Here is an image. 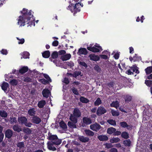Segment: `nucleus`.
Segmentation results:
<instances>
[{"label": "nucleus", "mask_w": 152, "mask_h": 152, "mask_svg": "<svg viewBox=\"0 0 152 152\" xmlns=\"http://www.w3.org/2000/svg\"><path fill=\"white\" fill-rule=\"evenodd\" d=\"M20 12L22 15L19 17L17 24L20 25V26L22 27L24 26L26 23L28 27L29 26H31L33 23L34 26L35 23L34 21L35 20V19L33 17L31 10L28 11V9L24 8Z\"/></svg>", "instance_id": "1"}, {"label": "nucleus", "mask_w": 152, "mask_h": 152, "mask_svg": "<svg viewBox=\"0 0 152 152\" xmlns=\"http://www.w3.org/2000/svg\"><path fill=\"white\" fill-rule=\"evenodd\" d=\"M70 4L69 5V6L68 7L67 9H70L71 11L73 13V14L74 15L77 12H79L80 11V5H81L80 3L78 2L75 4V5L73 6L72 9V8L71 7L73 5L72 4H71L72 6H70Z\"/></svg>", "instance_id": "2"}, {"label": "nucleus", "mask_w": 152, "mask_h": 152, "mask_svg": "<svg viewBox=\"0 0 152 152\" xmlns=\"http://www.w3.org/2000/svg\"><path fill=\"white\" fill-rule=\"evenodd\" d=\"M61 143V141L58 140L56 142L48 141L47 142V146L49 149L53 151L56 150L55 147H52L53 145H59Z\"/></svg>", "instance_id": "3"}, {"label": "nucleus", "mask_w": 152, "mask_h": 152, "mask_svg": "<svg viewBox=\"0 0 152 152\" xmlns=\"http://www.w3.org/2000/svg\"><path fill=\"white\" fill-rule=\"evenodd\" d=\"M107 112V110L103 106H100L97 110L96 114L97 116H100Z\"/></svg>", "instance_id": "4"}, {"label": "nucleus", "mask_w": 152, "mask_h": 152, "mask_svg": "<svg viewBox=\"0 0 152 152\" xmlns=\"http://www.w3.org/2000/svg\"><path fill=\"white\" fill-rule=\"evenodd\" d=\"M48 136L47 139L52 142H56L58 140L61 141V140L58 139V137L56 135L52 134L50 132L48 133Z\"/></svg>", "instance_id": "5"}, {"label": "nucleus", "mask_w": 152, "mask_h": 152, "mask_svg": "<svg viewBox=\"0 0 152 152\" xmlns=\"http://www.w3.org/2000/svg\"><path fill=\"white\" fill-rule=\"evenodd\" d=\"M101 126L96 123L90 126V129L96 132L99 131L101 129Z\"/></svg>", "instance_id": "6"}, {"label": "nucleus", "mask_w": 152, "mask_h": 152, "mask_svg": "<svg viewBox=\"0 0 152 152\" xmlns=\"http://www.w3.org/2000/svg\"><path fill=\"white\" fill-rule=\"evenodd\" d=\"M5 138L8 139H11L13 135V131L10 129L7 130L4 133Z\"/></svg>", "instance_id": "7"}, {"label": "nucleus", "mask_w": 152, "mask_h": 152, "mask_svg": "<svg viewBox=\"0 0 152 152\" xmlns=\"http://www.w3.org/2000/svg\"><path fill=\"white\" fill-rule=\"evenodd\" d=\"M41 121L42 120L37 115L34 116L32 117L31 121L33 123L39 124L41 122Z\"/></svg>", "instance_id": "8"}, {"label": "nucleus", "mask_w": 152, "mask_h": 152, "mask_svg": "<svg viewBox=\"0 0 152 152\" xmlns=\"http://www.w3.org/2000/svg\"><path fill=\"white\" fill-rule=\"evenodd\" d=\"M18 121L19 124L23 125H24L26 122H27L28 120L25 116H19L18 118Z\"/></svg>", "instance_id": "9"}, {"label": "nucleus", "mask_w": 152, "mask_h": 152, "mask_svg": "<svg viewBox=\"0 0 152 152\" xmlns=\"http://www.w3.org/2000/svg\"><path fill=\"white\" fill-rule=\"evenodd\" d=\"M83 122L84 125H88L92 123V120L90 118L84 117L83 118Z\"/></svg>", "instance_id": "10"}, {"label": "nucleus", "mask_w": 152, "mask_h": 152, "mask_svg": "<svg viewBox=\"0 0 152 152\" xmlns=\"http://www.w3.org/2000/svg\"><path fill=\"white\" fill-rule=\"evenodd\" d=\"M88 53V51L85 48H80L79 49L77 54L80 56L81 55H87Z\"/></svg>", "instance_id": "11"}, {"label": "nucleus", "mask_w": 152, "mask_h": 152, "mask_svg": "<svg viewBox=\"0 0 152 152\" xmlns=\"http://www.w3.org/2000/svg\"><path fill=\"white\" fill-rule=\"evenodd\" d=\"M12 128L14 131L17 132H20L22 131L21 126L18 124L13 126Z\"/></svg>", "instance_id": "12"}, {"label": "nucleus", "mask_w": 152, "mask_h": 152, "mask_svg": "<svg viewBox=\"0 0 152 152\" xmlns=\"http://www.w3.org/2000/svg\"><path fill=\"white\" fill-rule=\"evenodd\" d=\"M1 86L2 90H3L4 92H6L7 88L9 87V84L8 83L4 82L1 84Z\"/></svg>", "instance_id": "13"}, {"label": "nucleus", "mask_w": 152, "mask_h": 152, "mask_svg": "<svg viewBox=\"0 0 152 152\" xmlns=\"http://www.w3.org/2000/svg\"><path fill=\"white\" fill-rule=\"evenodd\" d=\"M87 49L91 51V52L96 53V52H99L100 50H101L94 47V46L91 47V46H89L87 47Z\"/></svg>", "instance_id": "14"}, {"label": "nucleus", "mask_w": 152, "mask_h": 152, "mask_svg": "<svg viewBox=\"0 0 152 152\" xmlns=\"http://www.w3.org/2000/svg\"><path fill=\"white\" fill-rule=\"evenodd\" d=\"M50 93V91L47 88H45L44 89L42 92V94L43 97L46 98L48 97L49 94Z\"/></svg>", "instance_id": "15"}, {"label": "nucleus", "mask_w": 152, "mask_h": 152, "mask_svg": "<svg viewBox=\"0 0 152 152\" xmlns=\"http://www.w3.org/2000/svg\"><path fill=\"white\" fill-rule=\"evenodd\" d=\"M89 56L91 60L95 61H99L100 59V58L98 56L94 54H90Z\"/></svg>", "instance_id": "16"}, {"label": "nucleus", "mask_w": 152, "mask_h": 152, "mask_svg": "<svg viewBox=\"0 0 152 152\" xmlns=\"http://www.w3.org/2000/svg\"><path fill=\"white\" fill-rule=\"evenodd\" d=\"M97 138L100 141H107L108 139V137L105 135H99Z\"/></svg>", "instance_id": "17"}, {"label": "nucleus", "mask_w": 152, "mask_h": 152, "mask_svg": "<svg viewBox=\"0 0 152 152\" xmlns=\"http://www.w3.org/2000/svg\"><path fill=\"white\" fill-rule=\"evenodd\" d=\"M78 139L80 141L83 142H88L89 140V138L88 137H84L83 136L79 137Z\"/></svg>", "instance_id": "18"}, {"label": "nucleus", "mask_w": 152, "mask_h": 152, "mask_svg": "<svg viewBox=\"0 0 152 152\" xmlns=\"http://www.w3.org/2000/svg\"><path fill=\"white\" fill-rule=\"evenodd\" d=\"M46 104V102L44 100H41L39 101L38 103L37 106L40 108H43Z\"/></svg>", "instance_id": "19"}, {"label": "nucleus", "mask_w": 152, "mask_h": 152, "mask_svg": "<svg viewBox=\"0 0 152 152\" xmlns=\"http://www.w3.org/2000/svg\"><path fill=\"white\" fill-rule=\"evenodd\" d=\"M71 55L70 54H66L61 57L60 59L63 61H66L69 60L71 57Z\"/></svg>", "instance_id": "20"}, {"label": "nucleus", "mask_w": 152, "mask_h": 152, "mask_svg": "<svg viewBox=\"0 0 152 152\" xmlns=\"http://www.w3.org/2000/svg\"><path fill=\"white\" fill-rule=\"evenodd\" d=\"M74 115L77 118H79L81 116V113L79 110L77 108H75L74 110Z\"/></svg>", "instance_id": "21"}, {"label": "nucleus", "mask_w": 152, "mask_h": 152, "mask_svg": "<svg viewBox=\"0 0 152 152\" xmlns=\"http://www.w3.org/2000/svg\"><path fill=\"white\" fill-rule=\"evenodd\" d=\"M84 132L86 135L89 137H93L94 135V133L89 129H85Z\"/></svg>", "instance_id": "22"}, {"label": "nucleus", "mask_w": 152, "mask_h": 152, "mask_svg": "<svg viewBox=\"0 0 152 152\" xmlns=\"http://www.w3.org/2000/svg\"><path fill=\"white\" fill-rule=\"evenodd\" d=\"M116 130V129L114 128L113 127H109L107 130V133L110 134H114Z\"/></svg>", "instance_id": "23"}, {"label": "nucleus", "mask_w": 152, "mask_h": 152, "mask_svg": "<svg viewBox=\"0 0 152 152\" xmlns=\"http://www.w3.org/2000/svg\"><path fill=\"white\" fill-rule=\"evenodd\" d=\"M42 57L45 58H48L50 56V52L49 50H46L42 53Z\"/></svg>", "instance_id": "24"}, {"label": "nucleus", "mask_w": 152, "mask_h": 152, "mask_svg": "<svg viewBox=\"0 0 152 152\" xmlns=\"http://www.w3.org/2000/svg\"><path fill=\"white\" fill-rule=\"evenodd\" d=\"M28 70V68L27 66H23L19 71L20 73L23 74L26 72Z\"/></svg>", "instance_id": "25"}, {"label": "nucleus", "mask_w": 152, "mask_h": 152, "mask_svg": "<svg viewBox=\"0 0 152 152\" xmlns=\"http://www.w3.org/2000/svg\"><path fill=\"white\" fill-rule=\"evenodd\" d=\"M35 113L36 111L35 110L34 108L30 109L28 111V114L31 116H34L35 115Z\"/></svg>", "instance_id": "26"}, {"label": "nucleus", "mask_w": 152, "mask_h": 152, "mask_svg": "<svg viewBox=\"0 0 152 152\" xmlns=\"http://www.w3.org/2000/svg\"><path fill=\"white\" fill-rule=\"evenodd\" d=\"M145 73L147 75H149L152 72V66H150L147 67L145 69Z\"/></svg>", "instance_id": "27"}, {"label": "nucleus", "mask_w": 152, "mask_h": 152, "mask_svg": "<svg viewBox=\"0 0 152 152\" xmlns=\"http://www.w3.org/2000/svg\"><path fill=\"white\" fill-rule=\"evenodd\" d=\"M120 141V139L118 137H113L110 140V141L111 143H117L118 142Z\"/></svg>", "instance_id": "28"}, {"label": "nucleus", "mask_w": 152, "mask_h": 152, "mask_svg": "<svg viewBox=\"0 0 152 152\" xmlns=\"http://www.w3.org/2000/svg\"><path fill=\"white\" fill-rule=\"evenodd\" d=\"M102 103V100L100 98L98 97L94 102V105L95 106H98Z\"/></svg>", "instance_id": "29"}, {"label": "nucleus", "mask_w": 152, "mask_h": 152, "mask_svg": "<svg viewBox=\"0 0 152 152\" xmlns=\"http://www.w3.org/2000/svg\"><path fill=\"white\" fill-rule=\"evenodd\" d=\"M80 100L81 102L85 103H87L89 101V100L88 99L83 96H81Z\"/></svg>", "instance_id": "30"}, {"label": "nucleus", "mask_w": 152, "mask_h": 152, "mask_svg": "<svg viewBox=\"0 0 152 152\" xmlns=\"http://www.w3.org/2000/svg\"><path fill=\"white\" fill-rule=\"evenodd\" d=\"M132 99V96L129 95H126L124 97V99L126 102L129 103L131 101Z\"/></svg>", "instance_id": "31"}, {"label": "nucleus", "mask_w": 152, "mask_h": 152, "mask_svg": "<svg viewBox=\"0 0 152 152\" xmlns=\"http://www.w3.org/2000/svg\"><path fill=\"white\" fill-rule=\"evenodd\" d=\"M8 115L7 113L4 110H0V116L3 118H6Z\"/></svg>", "instance_id": "32"}, {"label": "nucleus", "mask_w": 152, "mask_h": 152, "mask_svg": "<svg viewBox=\"0 0 152 152\" xmlns=\"http://www.w3.org/2000/svg\"><path fill=\"white\" fill-rule=\"evenodd\" d=\"M29 54L27 52H24L21 54V59L22 58H27L29 56Z\"/></svg>", "instance_id": "33"}, {"label": "nucleus", "mask_w": 152, "mask_h": 152, "mask_svg": "<svg viewBox=\"0 0 152 152\" xmlns=\"http://www.w3.org/2000/svg\"><path fill=\"white\" fill-rule=\"evenodd\" d=\"M60 126L63 129H66L67 128V126L65 122L63 121H61L59 123Z\"/></svg>", "instance_id": "34"}, {"label": "nucleus", "mask_w": 152, "mask_h": 152, "mask_svg": "<svg viewBox=\"0 0 152 152\" xmlns=\"http://www.w3.org/2000/svg\"><path fill=\"white\" fill-rule=\"evenodd\" d=\"M120 126L123 128H125L126 127H127L128 129H129L128 128V127L129 126L127 124V123L126 122H121L120 123Z\"/></svg>", "instance_id": "35"}, {"label": "nucleus", "mask_w": 152, "mask_h": 152, "mask_svg": "<svg viewBox=\"0 0 152 152\" xmlns=\"http://www.w3.org/2000/svg\"><path fill=\"white\" fill-rule=\"evenodd\" d=\"M70 120L72 121L76 124L77 122V118L74 115H71L70 118Z\"/></svg>", "instance_id": "36"}, {"label": "nucleus", "mask_w": 152, "mask_h": 152, "mask_svg": "<svg viewBox=\"0 0 152 152\" xmlns=\"http://www.w3.org/2000/svg\"><path fill=\"white\" fill-rule=\"evenodd\" d=\"M68 126L71 128H76V126L75 125V124L74 122H71V121H69L68 123Z\"/></svg>", "instance_id": "37"}, {"label": "nucleus", "mask_w": 152, "mask_h": 152, "mask_svg": "<svg viewBox=\"0 0 152 152\" xmlns=\"http://www.w3.org/2000/svg\"><path fill=\"white\" fill-rule=\"evenodd\" d=\"M121 137L124 139H127L129 137V135L128 133L126 132H122L121 134Z\"/></svg>", "instance_id": "38"}, {"label": "nucleus", "mask_w": 152, "mask_h": 152, "mask_svg": "<svg viewBox=\"0 0 152 152\" xmlns=\"http://www.w3.org/2000/svg\"><path fill=\"white\" fill-rule=\"evenodd\" d=\"M107 122L110 124L115 126L116 125V122L115 120L113 119H109L107 121Z\"/></svg>", "instance_id": "39"}, {"label": "nucleus", "mask_w": 152, "mask_h": 152, "mask_svg": "<svg viewBox=\"0 0 152 152\" xmlns=\"http://www.w3.org/2000/svg\"><path fill=\"white\" fill-rule=\"evenodd\" d=\"M17 146L20 149L24 147V142H19L17 143Z\"/></svg>", "instance_id": "40"}, {"label": "nucleus", "mask_w": 152, "mask_h": 152, "mask_svg": "<svg viewBox=\"0 0 152 152\" xmlns=\"http://www.w3.org/2000/svg\"><path fill=\"white\" fill-rule=\"evenodd\" d=\"M58 53L56 51H54L53 52L51 55V56L53 59H55L57 58L58 57Z\"/></svg>", "instance_id": "41"}, {"label": "nucleus", "mask_w": 152, "mask_h": 152, "mask_svg": "<svg viewBox=\"0 0 152 152\" xmlns=\"http://www.w3.org/2000/svg\"><path fill=\"white\" fill-rule=\"evenodd\" d=\"M10 83L12 85L16 86L18 84V82L16 80L13 79L10 81Z\"/></svg>", "instance_id": "42"}, {"label": "nucleus", "mask_w": 152, "mask_h": 152, "mask_svg": "<svg viewBox=\"0 0 152 152\" xmlns=\"http://www.w3.org/2000/svg\"><path fill=\"white\" fill-rule=\"evenodd\" d=\"M111 113L112 115L114 116H118L119 115V112L116 111L112 110L111 111Z\"/></svg>", "instance_id": "43"}, {"label": "nucleus", "mask_w": 152, "mask_h": 152, "mask_svg": "<svg viewBox=\"0 0 152 152\" xmlns=\"http://www.w3.org/2000/svg\"><path fill=\"white\" fill-rule=\"evenodd\" d=\"M145 83L148 86H152V80H145Z\"/></svg>", "instance_id": "44"}, {"label": "nucleus", "mask_w": 152, "mask_h": 152, "mask_svg": "<svg viewBox=\"0 0 152 152\" xmlns=\"http://www.w3.org/2000/svg\"><path fill=\"white\" fill-rule=\"evenodd\" d=\"M124 143L125 146H130L131 144V141L129 140H126L124 141Z\"/></svg>", "instance_id": "45"}, {"label": "nucleus", "mask_w": 152, "mask_h": 152, "mask_svg": "<svg viewBox=\"0 0 152 152\" xmlns=\"http://www.w3.org/2000/svg\"><path fill=\"white\" fill-rule=\"evenodd\" d=\"M111 107H115L116 108L119 106V104L117 101L113 102L111 104Z\"/></svg>", "instance_id": "46"}, {"label": "nucleus", "mask_w": 152, "mask_h": 152, "mask_svg": "<svg viewBox=\"0 0 152 152\" xmlns=\"http://www.w3.org/2000/svg\"><path fill=\"white\" fill-rule=\"evenodd\" d=\"M10 123L11 124H13L14 123H16L17 122V118H10Z\"/></svg>", "instance_id": "47"}, {"label": "nucleus", "mask_w": 152, "mask_h": 152, "mask_svg": "<svg viewBox=\"0 0 152 152\" xmlns=\"http://www.w3.org/2000/svg\"><path fill=\"white\" fill-rule=\"evenodd\" d=\"M71 90L75 94L77 95H78L79 94V93L77 89L75 87H73L71 89Z\"/></svg>", "instance_id": "48"}, {"label": "nucleus", "mask_w": 152, "mask_h": 152, "mask_svg": "<svg viewBox=\"0 0 152 152\" xmlns=\"http://www.w3.org/2000/svg\"><path fill=\"white\" fill-rule=\"evenodd\" d=\"M81 72L79 71H75L73 73V77H75V78H76L77 76H78L79 75H81Z\"/></svg>", "instance_id": "49"}, {"label": "nucleus", "mask_w": 152, "mask_h": 152, "mask_svg": "<svg viewBox=\"0 0 152 152\" xmlns=\"http://www.w3.org/2000/svg\"><path fill=\"white\" fill-rule=\"evenodd\" d=\"M17 39L19 41L18 42V44H23L25 42L24 39L23 38H22L20 39L18 37H16Z\"/></svg>", "instance_id": "50"}, {"label": "nucleus", "mask_w": 152, "mask_h": 152, "mask_svg": "<svg viewBox=\"0 0 152 152\" xmlns=\"http://www.w3.org/2000/svg\"><path fill=\"white\" fill-rule=\"evenodd\" d=\"M94 68V69L97 72H101V69L98 65H95Z\"/></svg>", "instance_id": "51"}, {"label": "nucleus", "mask_w": 152, "mask_h": 152, "mask_svg": "<svg viewBox=\"0 0 152 152\" xmlns=\"http://www.w3.org/2000/svg\"><path fill=\"white\" fill-rule=\"evenodd\" d=\"M133 72H135L137 74H139L140 72L137 69V67L136 66H133L132 68Z\"/></svg>", "instance_id": "52"}, {"label": "nucleus", "mask_w": 152, "mask_h": 152, "mask_svg": "<svg viewBox=\"0 0 152 152\" xmlns=\"http://www.w3.org/2000/svg\"><path fill=\"white\" fill-rule=\"evenodd\" d=\"M41 81L42 83L44 85H46L47 84H48L49 83V81L48 80H46L45 79H41L40 80Z\"/></svg>", "instance_id": "53"}, {"label": "nucleus", "mask_w": 152, "mask_h": 152, "mask_svg": "<svg viewBox=\"0 0 152 152\" xmlns=\"http://www.w3.org/2000/svg\"><path fill=\"white\" fill-rule=\"evenodd\" d=\"M78 63L80 65L84 66L85 68H87L88 66L87 64L84 61H80Z\"/></svg>", "instance_id": "54"}, {"label": "nucleus", "mask_w": 152, "mask_h": 152, "mask_svg": "<svg viewBox=\"0 0 152 152\" xmlns=\"http://www.w3.org/2000/svg\"><path fill=\"white\" fill-rule=\"evenodd\" d=\"M43 76L47 80H48L50 82H51V79L50 78V77H49L48 75L47 74H43Z\"/></svg>", "instance_id": "55"}, {"label": "nucleus", "mask_w": 152, "mask_h": 152, "mask_svg": "<svg viewBox=\"0 0 152 152\" xmlns=\"http://www.w3.org/2000/svg\"><path fill=\"white\" fill-rule=\"evenodd\" d=\"M105 145V148L107 149H109L113 147V145L111 143H106Z\"/></svg>", "instance_id": "56"}, {"label": "nucleus", "mask_w": 152, "mask_h": 152, "mask_svg": "<svg viewBox=\"0 0 152 152\" xmlns=\"http://www.w3.org/2000/svg\"><path fill=\"white\" fill-rule=\"evenodd\" d=\"M23 132L26 133L30 134L31 132V130L29 128H27L23 130Z\"/></svg>", "instance_id": "57"}, {"label": "nucleus", "mask_w": 152, "mask_h": 152, "mask_svg": "<svg viewBox=\"0 0 152 152\" xmlns=\"http://www.w3.org/2000/svg\"><path fill=\"white\" fill-rule=\"evenodd\" d=\"M58 42L57 40H55L53 41L52 43V45L53 46H57L58 45Z\"/></svg>", "instance_id": "58"}, {"label": "nucleus", "mask_w": 152, "mask_h": 152, "mask_svg": "<svg viewBox=\"0 0 152 152\" xmlns=\"http://www.w3.org/2000/svg\"><path fill=\"white\" fill-rule=\"evenodd\" d=\"M1 53L3 55H6L8 53V52L7 50L2 49L1 51Z\"/></svg>", "instance_id": "59"}, {"label": "nucleus", "mask_w": 152, "mask_h": 152, "mask_svg": "<svg viewBox=\"0 0 152 152\" xmlns=\"http://www.w3.org/2000/svg\"><path fill=\"white\" fill-rule=\"evenodd\" d=\"M121 134V132L120 131H115L114 134H113V135L115 136H118L120 135Z\"/></svg>", "instance_id": "60"}, {"label": "nucleus", "mask_w": 152, "mask_h": 152, "mask_svg": "<svg viewBox=\"0 0 152 152\" xmlns=\"http://www.w3.org/2000/svg\"><path fill=\"white\" fill-rule=\"evenodd\" d=\"M67 65L68 66L71 67L74 66L75 65L74 63L72 61L67 62Z\"/></svg>", "instance_id": "61"}, {"label": "nucleus", "mask_w": 152, "mask_h": 152, "mask_svg": "<svg viewBox=\"0 0 152 152\" xmlns=\"http://www.w3.org/2000/svg\"><path fill=\"white\" fill-rule=\"evenodd\" d=\"M63 82L66 84H68L69 83V81L68 78L65 77Z\"/></svg>", "instance_id": "62"}, {"label": "nucleus", "mask_w": 152, "mask_h": 152, "mask_svg": "<svg viewBox=\"0 0 152 152\" xmlns=\"http://www.w3.org/2000/svg\"><path fill=\"white\" fill-rule=\"evenodd\" d=\"M32 124L31 123L29 122L28 123L27 122H26L25 123V124H24V125L27 127H31V126L32 125Z\"/></svg>", "instance_id": "63"}, {"label": "nucleus", "mask_w": 152, "mask_h": 152, "mask_svg": "<svg viewBox=\"0 0 152 152\" xmlns=\"http://www.w3.org/2000/svg\"><path fill=\"white\" fill-rule=\"evenodd\" d=\"M58 53L59 55H61L64 54L66 53V52L65 50H59Z\"/></svg>", "instance_id": "64"}]
</instances>
